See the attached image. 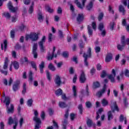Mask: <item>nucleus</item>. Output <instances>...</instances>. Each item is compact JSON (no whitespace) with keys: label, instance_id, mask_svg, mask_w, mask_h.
Masks as SVG:
<instances>
[{"label":"nucleus","instance_id":"26","mask_svg":"<svg viewBox=\"0 0 129 129\" xmlns=\"http://www.w3.org/2000/svg\"><path fill=\"white\" fill-rule=\"evenodd\" d=\"M2 15L3 16H4L6 19H8V20H10V19H11V14L9 13V12H4Z\"/></svg>","mask_w":129,"mask_h":129},{"label":"nucleus","instance_id":"36","mask_svg":"<svg viewBox=\"0 0 129 129\" xmlns=\"http://www.w3.org/2000/svg\"><path fill=\"white\" fill-rule=\"evenodd\" d=\"M29 80L31 82L33 81V72L30 71L29 73Z\"/></svg>","mask_w":129,"mask_h":129},{"label":"nucleus","instance_id":"29","mask_svg":"<svg viewBox=\"0 0 129 129\" xmlns=\"http://www.w3.org/2000/svg\"><path fill=\"white\" fill-rule=\"evenodd\" d=\"M88 33L90 36H92V34H93V31L90 25H88Z\"/></svg>","mask_w":129,"mask_h":129},{"label":"nucleus","instance_id":"8","mask_svg":"<svg viewBox=\"0 0 129 129\" xmlns=\"http://www.w3.org/2000/svg\"><path fill=\"white\" fill-rule=\"evenodd\" d=\"M37 49H38V43H34L33 46L32 54H33L34 58L37 59L38 58V53L37 52Z\"/></svg>","mask_w":129,"mask_h":129},{"label":"nucleus","instance_id":"38","mask_svg":"<svg viewBox=\"0 0 129 129\" xmlns=\"http://www.w3.org/2000/svg\"><path fill=\"white\" fill-rule=\"evenodd\" d=\"M27 105L29 107H31L33 105V99H29L27 101Z\"/></svg>","mask_w":129,"mask_h":129},{"label":"nucleus","instance_id":"53","mask_svg":"<svg viewBox=\"0 0 129 129\" xmlns=\"http://www.w3.org/2000/svg\"><path fill=\"white\" fill-rule=\"evenodd\" d=\"M53 58H54V55H53L52 53V55L49 53L48 56L47 57V60H52Z\"/></svg>","mask_w":129,"mask_h":129},{"label":"nucleus","instance_id":"23","mask_svg":"<svg viewBox=\"0 0 129 129\" xmlns=\"http://www.w3.org/2000/svg\"><path fill=\"white\" fill-rule=\"evenodd\" d=\"M100 87V84L98 82H94L93 84V89H96V88H98Z\"/></svg>","mask_w":129,"mask_h":129},{"label":"nucleus","instance_id":"50","mask_svg":"<svg viewBox=\"0 0 129 129\" xmlns=\"http://www.w3.org/2000/svg\"><path fill=\"white\" fill-rule=\"evenodd\" d=\"M62 56L63 57H64V58H68V56H69V54H68V52L64 51L62 53Z\"/></svg>","mask_w":129,"mask_h":129},{"label":"nucleus","instance_id":"47","mask_svg":"<svg viewBox=\"0 0 129 129\" xmlns=\"http://www.w3.org/2000/svg\"><path fill=\"white\" fill-rule=\"evenodd\" d=\"M75 117H76V114L71 113L70 114V118L71 120H74V119H75Z\"/></svg>","mask_w":129,"mask_h":129},{"label":"nucleus","instance_id":"24","mask_svg":"<svg viewBox=\"0 0 129 129\" xmlns=\"http://www.w3.org/2000/svg\"><path fill=\"white\" fill-rule=\"evenodd\" d=\"M119 11L120 13H122L123 15L125 14V10H124V7L122 5L119 6Z\"/></svg>","mask_w":129,"mask_h":129},{"label":"nucleus","instance_id":"41","mask_svg":"<svg viewBox=\"0 0 129 129\" xmlns=\"http://www.w3.org/2000/svg\"><path fill=\"white\" fill-rule=\"evenodd\" d=\"M103 16H104V14H103V13L102 12L100 13L99 14L98 17V21H99V22H100V21H101V20L103 19Z\"/></svg>","mask_w":129,"mask_h":129},{"label":"nucleus","instance_id":"9","mask_svg":"<svg viewBox=\"0 0 129 129\" xmlns=\"http://www.w3.org/2000/svg\"><path fill=\"white\" fill-rule=\"evenodd\" d=\"M82 4L78 2V0L75 1V4H76L77 7H79V9L83 10L84 9V7H85V3H86V0H82Z\"/></svg>","mask_w":129,"mask_h":129},{"label":"nucleus","instance_id":"55","mask_svg":"<svg viewBox=\"0 0 129 129\" xmlns=\"http://www.w3.org/2000/svg\"><path fill=\"white\" fill-rule=\"evenodd\" d=\"M52 37L53 34H52V33H49L48 35V42H52Z\"/></svg>","mask_w":129,"mask_h":129},{"label":"nucleus","instance_id":"22","mask_svg":"<svg viewBox=\"0 0 129 129\" xmlns=\"http://www.w3.org/2000/svg\"><path fill=\"white\" fill-rule=\"evenodd\" d=\"M38 19L40 22H43V20H44V17H43V14H42L41 11H39L38 13Z\"/></svg>","mask_w":129,"mask_h":129},{"label":"nucleus","instance_id":"31","mask_svg":"<svg viewBox=\"0 0 129 129\" xmlns=\"http://www.w3.org/2000/svg\"><path fill=\"white\" fill-rule=\"evenodd\" d=\"M93 124V122H92V120L90 119H88L87 120V125L89 127H91V126Z\"/></svg>","mask_w":129,"mask_h":129},{"label":"nucleus","instance_id":"13","mask_svg":"<svg viewBox=\"0 0 129 129\" xmlns=\"http://www.w3.org/2000/svg\"><path fill=\"white\" fill-rule=\"evenodd\" d=\"M54 82L57 86H60V85H61V83H62L61 79H60V76L56 75V78L54 79Z\"/></svg>","mask_w":129,"mask_h":129},{"label":"nucleus","instance_id":"11","mask_svg":"<svg viewBox=\"0 0 129 129\" xmlns=\"http://www.w3.org/2000/svg\"><path fill=\"white\" fill-rule=\"evenodd\" d=\"M8 7L10 11L12 12V13H17V11H18V8H15L13 6V4L12 2H9L8 4Z\"/></svg>","mask_w":129,"mask_h":129},{"label":"nucleus","instance_id":"54","mask_svg":"<svg viewBox=\"0 0 129 129\" xmlns=\"http://www.w3.org/2000/svg\"><path fill=\"white\" fill-rule=\"evenodd\" d=\"M4 48H5L4 51H6L7 48H8V41H7V40H5L4 41Z\"/></svg>","mask_w":129,"mask_h":129},{"label":"nucleus","instance_id":"2","mask_svg":"<svg viewBox=\"0 0 129 129\" xmlns=\"http://www.w3.org/2000/svg\"><path fill=\"white\" fill-rule=\"evenodd\" d=\"M105 84L103 87V88L100 90L99 92H97V95L98 97L100 98L102 96V95L105 93L106 91V89L107 88V86H106V83L108 82V80L105 79L104 80Z\"/></svg>","mask_w":129,"mask_h":129},{"label":"nucleus","instance_id":"28","mask_svg":"<svg viewBox=\"0 0 129 129\" xmlns=\"http://www.w3.org/2000/svg\"><path fill=\"white\" fill-rule=\"evenodd\" d=\"M59 106L61 108H65V107H67L68 105L64 102H59Z\"/></svg>","mask_w":129,"mask_h":129},{"label":"nucleus","instance_id":"59","mask_svg":"<svg viewBox=\"0 0 129 129\" xmlns=\"http://www.w3.org/2000/svg\"><path fill=\"white\" fill-rule=\"evenodd\" d=\"M53 126L54 127H55V128H59V125H58V123H57V122L53 120Z\"/></svg>","mask_w":129,"mask_h":129},{"label":"nucleus","instance_id":"63","mask_svg":"<svg viewBox=\"0 0 129 129\" xmlns=\"http://www.w3.org/2000/svg\"><path fill=\"white\" fill-rule=\"evenodd\" d=\"M124 74L126 77H129V71L128 70H125Z\"/></svg>","mask_w":129,"mask_h":129},{"label":"nucleus","instance_id":"4","mask_svg":"<svg viewBox=\"0 0 129 129\" xmlns=\"http://www.w3.org/2000/svg\"><path fill=\"white\" fill-rule=\"evenodd\" d=\"M121 45L117 44V48L119 51H122L125 46V37L124 36H122L121 38Z\"/></svg>","mask_w":129,"mask_h":129},{"label":"nucleus","instance_id":"49","mask_svg":"<svg viewBox=\"0 0 129 129\" xmlns=\"http://www.w3.org/2000/svg\"><path fill=\"white\" fill-rule=\"evenodd\" d=\"M33 12H34V7H33V6H30L28 10V13L31 14H33Z\"/></svg>","mask_w":129,"mask_h":129},{"label":"nucleus","instance_id":"52","mask_svg":"<svg viewBox=\"0 0 129 129\" xmlns=\"http://www.w3.org/2000/svg\"><path fill=\"white\" fill-rule=\"evenodd\" d=\"M46 73L47 78L48 79V80H51V75L50 74V72H49L48 71H46Z\"/></svg>","mask_w":129,"mask_h":129},{"label":"nucleus","instance_id":"17","mask_svg":"<svg viewBox=\"0 0 129 129\" xmlns=\"http://www.w3.org/2000/svg\"><path fill=\"white\" fill-rule=\"evenodd\" d=\"M93 3H94V1H92V0H91V2L90 3L87 5L86 9L87 10V11H91V9L92 8H93Z\"/></svg>","mask_w":129,"mask_h":129},{"label":"nucleus","instance_id":"40","mask_svg":"<svg viewBox=\"0 0 129 129\" xmlns=\"http://www.w3.org/2000/svg\"><path fill=\"white\" fill-rule=\"evenodd\" d=\"M115 25V23L114 22H112L110 23L109 26H110V30L111 31H113L114 30V25Z\"/></svg>","mask_w":129,"mask_h":129},{"label":"nucleus","instance_id":"42","mask_svg":"<svg viewBox=\"0 0 129 129\" xmlns=\"http://www.w3.org/2000/svg\"><path fill=\"white\" fill-rule=\"evenodd\" d=\"M106 76H108L107 73H106V71H103L102 72V73L101 74V78H104V77H106Z\"/></svg>","mask_w":129,"mask_h":129},{"label":"nucleus","instance_id":"48","mask_svg":"<svg viewBox=\"0 0 129 129\" xmlns=\"http://www.w3.org/2000/svg\"><path fill=\"white\" fill-rule=\"evenodd\" d=\"M31 66L32 68L35 69V71H37V66H36V63L34 61L31 62Z\"/></svg>","mask_w":129,"mask_h":129},{"label":"nucleus","instance_id":"30","mask_svg":"<svg viewBox=\"0 0 129 129\" xmlns=\"http://www.w3.org/2000/svg\"><path fill=\"white\" fill-rule=\"evenodd\" d=\"M62 93H63V91H62V89H59L55 91V94L57 96H60V95H62Z\"/></svg>","mask_w":129,"mask_h":129},{"label":"nucleus","instance_id":"25","mask_svg":"<svg viewBox=\"0 0 129 129\" xmlns=\"http://www.w3.org/2000/svg\"><path fill=\"white\" fill-rule=\"evenodd\" d=\"M101 103L103 106H106L107 105H108V101L105 98L102 100Z\"/></svg>","mask_w":129,"mask_h":129},{"label":"nucleus","instance_id":"16","mask_svg":"<svg viewBox=\"0 0 129 129\" xmlns=\"http://www.w3.org/2000/svg\"><path fill=\"white\" fill-rule=\"evenodd\" d=\"M111 108H114V110H116V111H118L119 110L117 105H116V102L114 101L111 102Z\"/></svg>","mask_w":129,"mask_h":129},{"label":"nucleus","instance_id":"64","mask_svg":"<svg viewBox=\"0 0 129 129\" xmlns=\"http://www.w3.org/2000/svg\"><path fill=\"white\" fill-rule=\"evenodd\" d=\"M0 127H1V129L5 128V124L4 123V122H1L0 123Z\"/></svg>","mask_w":129,"mask_h":129},{"label":"nucleus","instance_id":"33","mask_svg":"<svg viewBox=\"0 0 129 129\" xmlns=\"http://www.w3.org/2000/svg\"><path fill=\"white\" fill-rule=\"evenodd\" d=\"M87 108H91L92 107V103L90 101H87L85 103Z\"/></svg>","mask_w":129,"mask_h":129},{"label":"nucleus","instance_id":"18","mask_svg":"<svg viewBox=\"0 0 129 129\" xmlns=\"http://www.w3.org/2000/svg\"><path fill=\"white\" fill-rule=\"evenodd\" d=\"M112 59V54L111 53H108L105 58V61L107 62H110Z\"/></svg>","mask_w":129,"mask_h":129},{"label":"nucleus","instance_id":"44","mask_svg":"<svg viewBox=\"0 0 129 129\" xmlns=\"http://www.w3.org/2000/svg\"><path fill=\"white\" fill-rule=\"evenodd\" d=\"M58 35L60 39H63L64 38V35L63 34V32L62 31L58 30Z\"/></svg>","mask_w":129,"mask_h":129},{"label":"nucleus","instance_id":"19","mask_svg":"<svg viewBox=\"0 0 129 129\" xmlns=\"http://www.w3.org/2000/svg\"><path fill=\"white\" fill-rule=\"evenodd\" d=\"M67 124H68V120L67 119H64L62 121V126L63 129H66L67 127Z\"/></svg>","mask_w":129,"mask_h":129},{"label":"nucleus","instance_id":"32","mask_svg":"<svg viewBox=\"0 0 129 129\" xmlns=\"http://www.w3.org/2000/svg\"><path fill=\"white\" fill-rule=\"evenodd\" d=\"M98 29L99 30V31H102L103 30H105L104 29V25L103 24V23H101L99 24Z\"/></svg>","mask_w":129,"mask_h":129},{"label":"nucleus","instance_id":"46","mask_svg":"<svg viewBox=\"0 0 129 129\" xmlns=\"http://www.w3.org/2000/svg\"><path fill=\"white\" fill-rule=\"evenodd\" d=\"M78 109H79L80 113H82L83 112V107L82 106V104L79 105Z\"/></svg>","mask_w":129,"mask_h":129},{"label":"nucleus","instance_id":"12","mask_svg":"<svg viewBox=\"0 0 129 129\" xmlns=\"http://www.w3.org/2000/svg\"><path fill=\"white\" fill-rule=\"evenodd\" d=\"M112 74L113 75H108V78L110 80L111 82H114V78L115 77V75H116L114 69L112 70Z\"/></svg>","mask_w":129,"mask_h":129},{"label":"nucleus","instance_id":"51","mask_svg":"<svg viewBox=\"0 0 129 129\" xmlns=\"http://www.w3.org/2000/svg\"><path fill=\"white\" fill-rule=\"evenodd\" d=\"M79 45L80 48H81V49L84 48V44H83V41L80 40Z\"/></svg>","mask_w":129,"mask_h":129},{"label":"nucleus","instance_id":"62","mask_svg":"<svg viewBox=\"0 0 129 129\" xmlns=\"http://www.w3.org/2000/svg\"><path fill=\"white\" fill-rule=\"evenodd\" d=\"M101 64H100V63H98V64H97V70H98V71H100V70H101Z\"/></svg>","mask_w":129,"mask_h":129},{"label":"nucleus","instance_id":"6","mask_svg":"<svg viewBox=\"0 0 129 129\" xmlns=\"http://www.w3.org/2000/svg\"><path fill=\"white\" fill-rule=\"evenodd\" d=\"M38 113H35L33 118V120L36 122L35 129H39L40 127V124H41V119H40V118L38 117Z\"/></svg>","mask_w":129,"mask_h":129},{"label":"nucleus","instance_id":"27","mask_svg":"<svg viewBox=\"0 0 129 129\" xmlns=\"http://www.w3.org/2000/svg\"><path fill=\"white\" fill-rule=\"evenodd\" d=\"M48 67V69L51 71H55V70H56V68H55L52 63H49Z\"/></svg>","mask_w":129,"mask_h":129},{"label":"nucleus","instance_id":"56","mask_svg":"<svg viewBox=\"0 0 129 129\" xmlns=\"http://www.w3.org/2000/svg\"><path fill=\"white\" fill-rule=\"evenodd\" d=\"M15 30H11L10 34H11V37L14 39L15 38Z\"/></svg>","mask_w":129,"mask_h":129},{"label":"nucleus","instance_id":"20","mask_svg":"<svg viewBox=\"0 0 129 129\" xmlns=\"http://www.w3.org/2000/svg\"><path fill=\"white\" fill-rule=\"evenodd\" d=\"M44 68H45V62L42 61L41 63L39 64V69L41 74L44 72Z\"/></svg>","mask_w":129,"mask_h":129},{"label":"nucleus","instance_id":"3","mask_svg":"<svg viewBox=\"0 0 129 129\" xmlns=\"http://www.w3.org/2000/svg\"><path fill=\"white\" fill-rule=\"evenodd\" d=\"M83 57L85 58L84 62L86 66H88V62H87L88 58H91V48H89L87 54L84 53Z\"/></svg>","mask_w":129,"mask_h":129},{"label":"nucleus","instance_id":"10","mask_svg":"<svg viewBox=\"0 0 129 129\" xmlns=\"http://www.w3.org/2000/svg\"><path fill=\"white\" fill-rule=\"evenodd\" d=\"M79 79L81 83H85V81H86V77H85V73H84V71H81Z\"/></svg>","mask_w":129,"mask_h":129},{"label":"nucleus","instance_id":"35","mask_svg":"<svg viewBox=\"0 0 129 129\" xmlns=\"http://www.w3.org/2000/svg\"><path fill=\"white\" fill-rule=\"evenodd\" d=\"M73 91L74 97H76L77 96V90L76 89V86H73Z\"/></svg>","mask_w":129,"mask_h":129},{"label":"nucleus","instance_id":"39","mask_svg":"<svg viewBox=\"0 0 129 129\" xmlns=\"http://www.w3.org/2000/svg\"><path fill=\"white\" fill-rule=\"evenodd\" d=\"M13 66L14 67L15 69H19L20 66L19 65V62L18 61H14L13 62Z\"/></svg>","mask_w":129,"mask_h":129},{"label":"nucleus","instance_id":"60","mask_svg":"<svg viewBox=\"0 0 129 129\" xmlns=\"http://www.w3.org/2000/svg\"><path fill=\"white\" fill-rule=\"evenodd\" d=\"M113 118V116L112 115V114L110 113L108 115V120H111V119H112Z\"/></svg>","mask_w":129,"mask_h":129},{"label":"nucleus","instance_id":"45","mask_svg":"<svg viewBox=\"0 0 129 129\" xmlns=\"http://www.w3.org/2000/svg\"><path fill=\"white\" fill-rule=\"evenodd\" d=\"M26 83L23 84V90H22V94H25L27 90V88H26Z\"/></svg>","mask_w":129,"mask_h":129},{"label":"nucleus","instance_id":"7","mask_svg":"<svg viewBox=\"0 0 129 129\" xmlns=\"http://www.w3.org/2000/svg\"><path fill=\"white\" fill-rule=\"evenodd\" d=\"M46 42V36H43L41 40L38 42V45L40 47L41 52L45 51V47H44V43Z\"/></svg>","mask_w":129,"mask_h":129},{"label":"nucleus","instance_id":"21","mask_svg":"<svg viewBox=\"0 0 129 129\" xmlns=\"http://www.w3.org/2000/svg\"><path fill=\"white\" fill-rule=\"evenodd\" d=\"M9 66V59H8V57H6L4 65L3 66V69L4 70H7L8 69V66Z\"/></svg>","mask_w":129,"mask_h":129},{"label":"nucleus","instance_id":"5","mask_svg":"<svg viewBox=\"0 0 129 129\" xmlns=\"http://www.w3.org/2000/svg\"><path fill=\"white\" fill-rule=\"evenodd\" d=\"M38 34H36V33H31L29 35H27L26 36L25 39L26 41H28L29 39H31L32 41H37L38 39Z\"/></svg>","mask_w":129,"mask_h":129},{"label":"nucleus","instance_id":"15","mask_svg":"<svg viewBox=\"0 0 129 129\" xmlns=\"http://www.w3.org/2000/svg\"><path fill=\"white\" fill-rule=\"evenodd\" d=\"M19 85H20V81H17L16 84L13 86V90L15 92L19 90Z\"/></svg>","mask_w":129,"mask_h":129},{"label":"nucleus","instance_id":"34","mask_svg":"<svg viewBox=\"0 0 129 129\" xmlns=\"http://www.w3.org/2000/svg\"><path fill=\"white\" fill-rule=\"evenodd\" d=\"M16 120H13L12 117H10L8 120V124H9V125H12L14 122L15 123V121H16Z\"/></svg>","mask_w":129,"mask_h":129},{"label":"nucleus","instance_id":"37","mask_svg":"<svg viewBox=\"0 0 129 129\" xmlns=\"http://www.w3.org/2000/svg\"><path fill=\"white\" fill-rule=\"evenodd\" d=\"M46 11L51 14L54 12V10L51 8L49 5L46 6Z\"/></svg>","mask_w":129,"mask_h":129},{"label":"nucleus","instance_id":"43","mask_svg":"<svg viewBox=\"0 0 129 129\" xmlns=\"http://www.w3.org/2000/svg\"><path fill=\"white\" fill-rule=\"evenodd\" d=\"M21 62L22 64H24V62L28 64L29 63V59H28V57L25 56L24 57V60H23V59H21Z\"/></svg>","mask_w":129,"mask_h":129},{"label":"nucleus","instance_id":"57","mask_svg":"<svg viewBox=\"0 0 129 129\" xmlns=\"http://www.w3.org/2000/svg\"><path fill=\"white\" fill-rule=\"evenodd\" d=\"M86 95L87 96H89V91L88 90V85H87L86 87Z\"/></svg>","mask_w":129,"mask_h":129},{"label":"nucleus","instance_id":"1","mask_svg":"<svg viewBox=\"0 0 129 129\" xmlns=\"http://www.w3.org/2000/svg\"><path fill=\"white\" fill-rule=\"evenodd\" d=\"M4 102H6V105L7 107V112L8 113H13L14 111V105L13 104H11L10 108H9V106L10 105V103H11V98L10 97H5V99L4 101Z\"/></svg>","mask_w":129,"mask_h":129},{"label":"nucleus","instance_id":"14","mask_svg":"<svg viewBox=\"0 0 129 129\" xmlns=\"http://www.w3.org/2000/svg\"><path fill=\"white\" fill-rule=\"evenodd\" d=\"M84 19V15H83V14H79L77 18V21L78 22L79 24H80Z\"/></svg>","mask_w":129,"mask_h":129},{"label":"nucleus","instance_id":"61","mask_svg":"<svg viewBox=\"0 0 129 129\" xmlns=\"http://www.w3.org/2000/svg\"><path fill=\"white\" fill-rule=\"evenodd\" d=\"M109 9L108 11L110 12V13H112V14H114V11L112 10V7H111V6H109Z\"/></svg>","mask_w":129,"mask_h":129},{"label":"nucleus","instance_id":"58","mask_svg":"<svg viewBox=\"0 0 129 129\" xmlns=\"http://www.w3.org/2000/svg\"><path fill=\"white\" fill-rule=\"evenodd\" d=\"M125 117L123 116V115L121 114L120 115V117H119V121L120 122H122V121H123V119L124 120V118Z\"/></svg>","mask_w":129,"mask_h":129}]
</instances>
